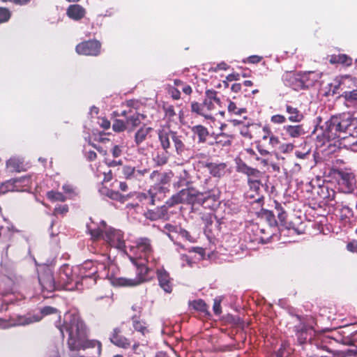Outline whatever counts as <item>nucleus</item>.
I'll return each mask as SVG.
<instances>
[{"label":"nucleus","mask_w":357,"mask_h":357,"mask_svg":"<svg viewBox=\"0 0 357 357\" xmlns=\"http://www.w3.org/2000/svg\"><path fill=\"white\" fill-rule=\"evenodd\" d=\"M310 330H312V328L305 324H300L294 327V331L299 344L306 343L307 340L310 339L308 332Z\"/></svg>","instance_id":"nucleus-29"},{"label":"nucleus","mask_w":357,"mask_h":357,"mask_svg":"<svg viewBox=\"0 0 357 357\" xmlns=\"http://www.w3.org/2000/svg\"><path fill=\"white\" fill-rule=\"evenodd\" d=\"M133 333L134 331L132 330L130 326L125 322H122L112 329L109 335V340L116 347L127 349L132 345V340L128 337V335Z\"/></svg>","instance_id":"nucleus-7"},{"label":"nucleus","mask_w":357,"mask_h":357,"mask_svg":"<svg viewBox=\"0 0 357 357\" xmlns=\"http://www.w3.org/2000/svg\"><path fill=\"white\" fill-rule=\"evenodd\" d=\"M338 140L345 148L357 151V137L356 136L351 134H349V135L344 134V136H342Z\"/></svg>","instance_id":"nucleus-33"},{"label":"nucleus","mask_w":357,"mask_h":357,"mask_svg":"<svg viewBox=\"0 0 357 357\" xmlns=\"http://www.w3.org/2000/svg\"><path fill=\"white\" fill-rule=\"evenodd\" d=\"M268 139V148L274 149L280 144V139L278 137L275 135L273 133L271 135Z\"/></svg>","instance_id":"nucleus-57"},{"label":"nucleus","mask_w":357,"mask_h":357,"mask_svg":"<svg viewBox=\"0 0 357 357\" xmlns=\"http://www.w3.org/2000/svg\"><path fill=\"white\" fill-rule=\"evenodd\" d=\"M132 326L134 331L140 333L143 336L150 333L147 323L141 319L139 315L134 314L131 317Z\"/></svg>","instance_id":"nucleus-24"},{"label":"nucleus","mask_w":357,"mask_h":357,"mask_svg":"<svg viewBox=\"0 0 357 357\" xmlns=\"http://www.w3.org/2000/svg\"><path fill=\"white\" fill-rule=\"evenodd\" d=\"M274 203L275 210V212L277 213L278 218L282 224H284L286 222V219L287 216V213L283 209V208L282 207L281 204L279 202L275 201Z\"/></svg>","instance_id":"nucleus-42"},{"label":"nucleus","mask_w":357,"mask_h":357,"mask_svg":"<svg viewBox=\"0 0 357 357\" xmlns=\"http://www.w3.org/2000/svg\"><path fill=\"white\" fill-rule=\"evenodd\" d=\"M46 197L52 202H64L67 199V197L62 192L54 190L48 191L46 193Z\"/></svg>","instance_id":"nucleus-38"},{"label":"nucleus","mask_w":357,"mask_h":357,"mask_svg":"<svg viewBox=\"0 0 357 357\" xmlns=\"http://www.w3.org/2000/svg\"><path fill=\"white\" fill-rule=\"evenodd\" d=\"M338 175L340 176L338 185L341 192L346 194L352 193L356 188V180L354 175L342 171H339Z\"/></svg>","instance_id":"nucleus-13"},{"label":"nucleus","mask_w":357,"mask_h":357,"mask_svg":"<svg viewBox=\"0 0 357 357\" xmlns=\"http://www.w3.org/2000/svg\"><path fill=\"white\" fill-rule=\"evenodd\" d=\"M328 61L331 64H342L350 66L352 64L353 59L347 54H340L331 55Z\"/></svg>","instance_id":"nucleus-32"},{"label":"nucleus","mask_w":357,"mask_h":357,"mask_svg":"<svg viewBox=\"0 0 357 357\" xmlns=\"http://www.w3.org/2000/svg\"><path fill=\"white\" fill-rule=\"evenodd\" d=\"M264 215L266 217L267 220L268 221L270 225H273L276 223V220L275 218V214L273 211L265 210L264 211Z\"/></svg>","instance_id":"nucleus-60"},{"label":"nucleus","mask_w":357,"mask_h":357,"mask_svg":"<svg viewBox=\"0 0 357 357\" xmlns=\"http://www.w3.org/2000/svg\"><path fill=\"white\" fill-rule=\"evenodd\" d=\"M62 189L64 192L69 195L70 197L76 195L74 187L70 184H64L62 186Z\"/></svg>","instance_id":"nucleus-63"},{"label":"nucleus","mask_w":357,"mask_h":357,"mask_svg":"<svg viewBox=\"0 0 357 357\" xmlns=\"http://www.w3.org/2000/svg\"><path fill=\"white\" fill-rule=\"evenodd\" d=\"M135 168L129 165H125L122 168V174L127 180L134 181Z\"/></svg>","instance_id":"nucleus-44"},{"label":"nucleus","mask_w":357,"mask_h":357,"mask_svg":"<svg viewBox=\"0 0 357 357\" xmlns=\"http://www.w3.org/2000/svg\"><path fill=\"white\" fill-rule=\"evenodd\" d=\"M153 130V128L144 124L140 127L137 132L135 133L134 142L137 146H139L143 142H144L149 135Z\"/></svg>","instance_id":"nucleus-26"},{"label":"nucleus","mask_w":357,"mask_h":357,"mask_svg":"<svg viewBox=\"0 0 357 357\" xmlns=\"http://www.w3.org/2000/svg\"><path fill=\"white\" fill-rule=\"evenodd\" d=\"M172 133H175V131L169 129H160L158 130V137L160 142L162 149L166 152L171 147L170 139L172 140Z\"/></svg>","instance_id":"nucleus-21"},{"label":"nucleus","mask_w":357,"mask_h":357,"mask_svg":"<svg viewBox=\"0 0 357 357\" xmlns=\"http://www.w3.org/2000/svg\"><path fill=\"white\" fill-rule=\"evenodd\" d=\"M58 312L57 309L51 306H45L40 310V313L43 316L54 314Z\"/></svg>","instance_id":"nucleus-62"},{"label":"nucleus","mask_w":357,"mask_h":357,"mask_svg":"<svg viewBox=\"0 0 357 357\" xmlns=\"http://www.w3.org/2000/svg\"><path fill=\"white\" fill-rule=\"evenodd\" d=\"M162 109L165 117L167 118L169 121H173L174 118L176 115L174 106L168 103H165L163 105Z\"/></svg>","instance_id":"nucleus-43"},{"label":"nucleus","mask_w":357,"mask_h":357,"mask_svg":"<svg viewBox=\"0 0 357 357\" xmlns=\"http://www.w3.org/2000/svg\"><path fill=\"white\" fill-rule=\"evenodd\" d=\"M283 130L290 138H298L305 133L302 124L286 125L283 127Z\"/></svg>","instance_id":"nucleus-27"},{"label":"nucleus","mask_w":357,"mask_h":357,"mask_svg":"<svg viewBox=\"0 0 357 357\" xmlns=\"http://www.w3.org/2000/svg\"><path fill=\"white\" fill-rule=\"evenodd\" d=\"M198 193V190L193 187L187 188L181 190L177 193L173 195L167 200V204L169 206H174L179 204H199L204 207L203 199H201Z\"/></svg>","instance_id":"nucleus-6"},{"label":"nucleus","mask_w":357,"mask_h":357,"mask_svg":"<svg viewBox=\"0 0 357 357\" xmlns=\"http://www.w3.org/2000/svg\"><path fill=\"white\" fill-rule=\"evenodd\" d=\"M228 101L227 110L230 114L241 115L242 114L247 112L246 108L241 107L240 104H238L231 100H229Z\"/></svg>","instance_id":"nucleus-36"},{"label":"nucleus","mask_w":357,"mask_h":357,"mask_svg":"<svg viewBox=\"0 0 357 357\" xmlns=\"http://www.w3.org/2000/svg\"><path fill=\"white\" fill-rule=\"evenodd\" d=\"M271 121L275 124H283L287 121V118L282 114H275L271 117Z\"/></svg>","instance_id":"nucleus-55"},{"label":"nucleus","mask_w":357,"mask_h":357,"mask_svg":"<svg viewBox=\"0 0 357 357\" xmlns=\"http://www.w3.org/2000/svg\"><path fill=\"white\" fill-rule=\"evenodd\" d=\"M294 149V145L291 143H284L280 145V151L282 153H291Z\"/></svg>","instance_id":"nucleus-56"},{"label":"nucleus","mask_w":357,"mask_h":357,"mask_svg":"<svg viewBox=\"0 0 357 357\" xmlns=\"http://www.w3.org/2000/svg\"><path fill=\"white\" fill-rule=\"evenodd\" d=\"M221 302L222 299L220 298H215L213 300V310L216 315H220L222 313Z\"/></svg>","instance_id":"nucleus-54"},{"label":"nucleus","mask_w":357,"mask_h":357,"mask_svg":"<svg viewBox=\"0 0 357 357\" xmlns=\"http://www.w3.org/2000/svg\"><path fill=\"white\" fill-rule=\"evenodd\" d=\"M125 105L127 107L126 110L137 111L139 107V102L135 100H129L126 102Z\"/></svg>","instance_id":"nucleus-61"},{"label":"nucleus","mask_w":357,"mask_h":357,"mask_svg":"<svg viewBox=\"0 0 357 357\" xmlns=\"http://www.w3.org/2000/svg\"><path fill=\"white\" fill-rule=\"evenodd\" d=\"M57 328L63 337L64 336V332L68 334L67 344L70 350L79 351L92 348L96 349L97 354H100L102 351L101 342L87 338L86 325L79 315L70 314L63 324L58 326Z\"/></svg>","instance_id":"nucleus-1"},{"label":"nucleus","mask_w":357,"mask_h":357,"mask_svg":"<svg viewBox=\"0 0 357 357\" xmlns=\"http://www.w3.org/2000/svg\"><path fill=\"white\" fill-rule=\"evenodd\" d=\"M319 78V73L315 71H307L298 74L291 72L287 73L284 75L286 84L296 91L314 86Z\"/></svg>","instance_id":"nucleus-4"},{"label":"nucleus","mask_w":357,"mask_h":357,"mask_svg":"<svg viewBox=\"0 0 357 357\" xmlns=\"http://www.w3.org/2000/svg\"><path fill=\"white\" fill-rule=\"evenodd\" d=\"M261 185V180H257L256 181H252V183H248L250 189L255 191L257 194L259 193Z\"/></svg>","instance_id":"nucleus-58"},{"label":"nucleus","mask_w":357,"mask_h":357,"mask_svg":"<svg viewBox=\"0 0 357 357\" xmlns=\"http://www.w3.org/2000/svg\"><path fill=\"white\" fill-rule=\"evenodd\" d=\"M261 128V126L256 124V123H252L249 124L248 126H243L240 129V134L248 139H252L254 137L252 135V130L259 129Z\"/></svg>","instance_id":"nucleus-35"},{"label":"nucleus","mask_w":357,"mask_h":357,"mask_svg":"<svg viewBox=\"0 0 357 357\" xmlns=\"http://www.w3.org/2000/svg\"><path fill=\"white\" fill-rule=\"evenodd\" d=\"M69 211L68 206L67 204L59 205L54 209L53 214L54 215H65Z\"/></svg>","instance_id":"nucleus-53"},{"label":"nucleus","mask_w":357,"mask_h":357,"mask_svg":"<svg viewBox=\"0 0 357 357\" xmlns=\"http://www.w3.org/2000/svg\"><path fill=\"white\" fill-rule=\"evenodd\" d=\"M112 129L115 132H123L128 129L126 121L121 119H115L112 124Z\"/></svg>","instance_id":"nucleus-47"},{"label":"nucleus","mask_w":357,"mask_h":357,"mask_svg":"<svg viewBox=\"0 0 357 357\" xmlns=\"http://www.w3.org/2000/svg\"><path fill=\"white\" fill-rule=\"evenodd\" d=\"M158 284L166 293L170 294L173 290V279L163 266L155 271Z\"/></svg>","instance_id":"nucleus-16"},{"label":"nucleus","mask_w":357,"mask_h":357,"mask_svg":"<svg viewBox=\"0 0 357 357\" xmlns=\"http://www.w3.org/2000/svg\"><path fill=\"white\" fill-rule=\"evenodd\" d=\"M30 184V176H22L8 180L0 185V195L8 192L22 191L24 187H28Z\"/></svg>","instance_id":"nucleus-11"},{"label":"nucleus","mask_w":357,"mask_h":357,"mask_svg":"<svg viewBox=\"0 0 357 357\" xmlns=\"http://www.w3.org/2000/svg\"><path fill=\"white\" fill-rule=\"evenodd\" d=\"M39 282L43 291L52 292L54 290H59L58 282H56L52 272L49 270L41 273L38 276Z\"/></svg>","instance_id":"nucleus-17"},{"label":"nucleus","mask_w":357,"mask_h":357,"mask_svg":"<svg viewBox=\"0 0 357 357\" xmlns=\"http://www.w3.org/2000/svg\"><path fill=\"white\" fill-rule=\"evenodd\" d=\"M231 136L227 135L225 133L219 134L216 137V143L222 144L223 146H229L231 145Z\"/></svg>","instance_id":"nucleus-49"},{"label":"nucleus","mask_w":357,"mask_h":357,"mask_svg":"<svg viewBox=\"0 0 357 357\" xmlns=\"http://www.w3.org/2000/svg\"><path fill=\"white\" fill-rule=\"evenodd\" d=\"M200 187L201 190H198V193L203 199L204 208L214 209L218 205L221 194L218 187L211 178L204 179V183Z\"/></svg>","instance_id":"nucleus-5"},{"label":"nucleus","mask_w":357,"mask_h":357,"mask_svg":"<svg viewBox=\"0 0 357 357\" xmlns=\"http://www.w3.org/2000/svg\"><path fill=\"white\" fill-rule=\"evenodd\" d=\"M286 112L288 114V120L292 123H300L304 119L303 114L296 107L290 104L285 105Z\"/></svg>","instance_id":"nucleus-25"},{"label":"nucleus","mask_w":357,"mask_h":357,"mask_svg":"<svg viewBox=\"0 0 357 357\" xmlns=\"http://www.w3.org/2000/svg\"><path fill=\"white\" fill-rule=\"evenodd\" d=\"M101 43L96 39L88 40L78 43L75 52L79 55L98 56L101 53Z\"/></svg>","instance_id":"nucleus-10"},{"label":"nucleus","mask_w":357,"mask_h":357,"mask_svg":"<svg viewBox=\"0 0 357 357\" xmlns=\"http://www.w3.org/2000/svg\"><path fill=\"white\" fill-rule=\"evenodd\" d=\"M86 10L79 4H72L66 10L68 17L75 21L82 20L86 15Z\"/></svg>","instance_id":"nucleus-23"},{"label":"nucleus","mask_w":357,"mask_h":357,"mask_svg":"<svg viewBox=\"0 0 357 357\" xmlns=\"http://www.w3.org/2000/svg\"><path fill=\"white\" fill-rule=\"evenodd\" d=\"M131 262L137 267L136 277L134 278H126L123 277L115 278L112 284L115 287H136L144 282L151 281L153 276L150 275L151 269L144 263H139L137 257H130Z\"/></svg>","instance_id":"nucleus-3"},{"label":"nucleus","mask_w":357,"mask_h":357,"mask_svg":"<svg viewBox=\"0 0 357 357\" xmlns=\"http://www.w3.org/2000/svg\"><path fill=\"white\" fill-rule=\"evenodd\" d=\"M172 142L176 153L178 155H182L186 151L185 145L183 141V137L175 131V133H172Z\"/></svg>","instance_id":"nucleus-34"},{"label":"nucleus","mask_w":357,"mask_h":357,"mask_svg":"<svg viewBox=\"0 0 357 357\" xmlns=\"http://www.w3.org/2000/svg\"><path fill=\"white\" fill-rule=\"evenodd\" d=\"M147 169H136L135 173L134 181H141L144 178V175L148 172Z\"/></svg>","instance_id":"nucleus-64"},{"label":"nucleus","mask_w":357,"mask_h":357,"mask_svg":"<svg viewBox=\"0 0 357 357\" xmlns=\"http://www.w3.org/2000/svg\"><path fill=\"white\" fill-rule=\"evenodd\" d=\"M167 204V201L165 204L160 207H157L155 209H149L147 210L144 215V217L150 220L151 221H155L158 220H167L169 218L168 215V208H171Z\"/></svg>","instance_id":"nucleus-19"},{"label":"nucleus","mask_w":357,"mask_h":357,"mask_svg":"<svg viewBox=\"0 0 357 357\" xmlns=\"http://www.w3.org/2000/svg\"><path fill=\"white\" fill-rule=\"evenodd\" d=\"M351 105L357 107V89L351 91H344L342 96Z\"/></svg>","instance_id":"nucleus-39"},{"label":"nucleus","mask_w":357,"mask_h":357,"mask_svg":"<svg viewBox=\"0 0 357 357\" xmlns=\"http://www.w3.org/2000/svg\"><path fill=\"white\" fill-rule=\"evenodd\" d=\"M202 102L207 114H212V112L216 108V105L220 108L222 107V102L218 96V91L214 89H206L205 91L204 98Z\"/></svg>","instance_id":"nucleus-14"},{"label":"nucleus","mask_w":357,"mask_h":357,"mask_svg":"<svg viewBox=\"0 0 357 357\" xmlns=\"http://www.w3.org/2000/svg\"><path fill=\"white\" fill-rule=\"evenodd\" d=\"M102 225V229L99 227L96 229H89V233L91 236V238L93 241H98L101 238L103 239L104 237V225Z\"/></svg>","instance_id":"nucleus-46"},{"label":"nucleus","mask_w":357,"mask_h":357,"mask_svg":"<svg viewBox=\"0 0 357 357\" xmlns=\"http://www.w3.org/2000/svg\"><path fill=\"white\" fill-rule=\"evenodd\" d=\"M189 307L200 312L203 316L208 318L211 317V313L208 310V306L206 302L202 299L194 300L189 302Z\"/></svg>","instance_id":"nucleus-28"},{"label":"nucleus","mask_w":357,"mask_h":357,"mask_svg":"<svg viewBox=\"0 0 357 357\" xmlns=\"http://www.w3.org/2000/svg\"><path fill=\"white\" fill-rule=\"evenodd\" d=\"M104 225L103 240L106 241L111 247L121 248L124 245L123 234L118 229L107 227L106 222H101Z\"/></svg>","instance_id":"nucleus-12"},{"label":"nucleus","mask_w":357,"mask_h":357,"mask_svg":"<svg viewBox=\"0 0 357 357\" xmlns=\"http://www.w3.org/2000/svg\"><path fill=\"white\" fill-rule=\"evenodd\" d=\"M135 245L131 247L132 252L138 258L143 259L145 262H149V258L153 255L154 250L151 244V240L147 237L137 238Z\"/></svg>","instance_id":"nucleus-9"},{"label":"nucleus","mask_w":357,"mask_h":357,"mask_svg":"<svg viewBox=\"0 0 357 357\" xmlns=\"http://www.w3.org/2000/svg\"><path fill=\"white\" fill-rule=\"evenodd\" d=\"M202 167H206L209 173L214 177L220 178L224 176L226 170V164L223 162H202Z\"/></svg>","instance_id":"nucleus-22"},{"label":"nucleus","mask_w":357,"mask_h":357,"mask_svg":"<svg viewBox=\"0 0 357 357\" xmlns=\"http://www.w3.org/2000/svg\"><path fill=\"white\" fill-rule=\"evenodd\" d=\"M73 270L68 266H63L59 272V280L58 281L59 289H71L73 287L70 285L73 282L77 284L78 282L75 280L72 275Z\"/></svg>","instance_id":"nucleus-15"},{"label":"nucleus","mask_w":357,"mask_h":357,"mask_svg":"<svg viewBox=\"0 0 357 357\" xmlns=\"http://www.w3.org/2000/svg\"><path fill=\"white\" fill-rule=\"evenodd\" d=\"M174 84L175 86L181 88V91L188 96L191 95L192 93V87L181 79H175L174 80Z\"/></svg>","instance_id":"nucleus-41"},{"label":"nucleus","mask_w":357,"mask_h":357,"mask_svg":"<svg viewBox=\"0 0 357 357\" xmlns=\"http://www.w3.org/2000/svg\"><path fill=\"white\" fill-rule=\"evenodd\" d=\"M192 132L197 135L198 137V143L204 144L206 142L207 138L209 136L208 129L202 125H196L191 128Z\"/></svg>","instance_id":"nucleus-31"},{"label":"nucleus","mask_w":357,"mask_h":357,"mask_svg":"<svg viewBox=\"0 0 357 357\" xmlns=\"http://www.w3.org/2000/svg\"><path fill=\"white\" fill-rule=\"evenodd\" d=\"M167 93L174 100H176L181 98V92L175 86L169 85Z\"/></svg>","instance_id":"nucleus-51"},{"label":"nucleus","mask_w":357,"mask_h":357,"mask_svg":"<svg viewBox=\"0 0 357 357\" xmlns=\"http://www.w3.org/2000/svg\"><path fill=\"white\" fill-rule=\"evenodd\" d=\"M231 91L236 93L241 92L242 93H244L245 97L250 96V91L248 89H245L242 90V84L241 83L233 84L231 86Z\"/></svg>","instance_id":"nucleus-52"},{"label":"nucleus","mask_w":357,"mask_h":357,"mask_svg":"<svg viewBox=\"0 0 357 357\" xmlns=\"http://www.w3.org/2000/svg\"><path fill=\"white\" fill-rule=\"evenodd\" d=\"M12 12L6 7H0V23H5L10 20Z\"/></svg>","instance_id":"nucleus-45"},{"label":"nucleus","mask_w":357,"mask_h":357,"mask_svg":"<svg viewBox=\"0 0 357 357\" xmlns=\"http://www.w3.org/2000/svg\"><path fill=\"white\" fill-rule=\"evenodd\" d=\"M121 115L126 118V123L129 131H131L139 126L142 120L145 119V116L144 114L133 110H123Z\"/></svg>","instance_id":"nucleus-18"},{"label":"nucleus","mask_w":357,"mask_h":357,"mask_svg":"<svg viewBox=\"0 0 357 357\" xmlns=\"http://www.w3.org/2000/svg\"><path fill=\"white\" fill-rule=\"evenodd\" d=\"M190 111L192 114L201 116L207 120L213 121L215 119L212 114H207L206 109L204 107V103L199 102L197 101H192L190 102Z\"/></svg>","instance_id":"nucleus-30"},{"label":"nucleus","mask_w":357,"mask_h":357,"mask_svg":"<svg viewBox=\"0 0 357 357\" xmlns=\"http://www.w3.org/2000/svg\"><path fill=\"white\" fill-rule=\"evenodd\" d=\"M105 195L111 199L119 202L120 203H124L128 197V195H123L118 191L110 189L107 190Z\"/></svg>","instance_id":"nucleus-37"},{"label":"nucleus","mask_w":357,"mask_h":357,"mask_svg":"<svg viewBox=\"0 0 357 357\" xmlns=\"http://www.w3.org/2000/svg\"><path fill=\"white\" fill-rule=\"evenodd\" d=\"M168 156L165 153L158 154L154 158L153 160L156 165L162 166L167 163L168 162Z\"/></svg>","instance_id":"nucleus-50"},{"label":"nucleus","mask_w":357,"mask_h":357,"mask_svg":"<svg viewBox=\"0 0 357 357\" xmlns=\"http://www.w3.org/2000/svg\"><path fill=\"white\" fill-rule=\"evenodd\" d=\"M139 197L141 201H142L143 199L147 200V204L149 205L154 206L155 204V196L154 194L152 192L151 190H149L148 191V195L145 193H142Z\"/></svg>","instance_id":"nucleus-48"},{"label":"nucleus","mask_w":357,"mask_h":357,"mask_svg":"<svg viewBox=\"0 0 357 357\" xmlns=\"http://www.w3.org/2000/svg\"><path fill=\"white\" fill-rule=\"evenodd\" d=\"M351 119L344 115L333 116L322 126L323 137L328 141L340 139L350 130Z\"/></svg>","instance_id":"nucleus-2"},{"label":"nucleus","mask_w":357,"mask_h":357,"mask_svg":"<svg viewBox=\"0 0 357 357\" xmlns=\"http://www.w3.org/2000/svg\"><path fill=\"white\" fill-rule=\"evenodd\" d=\"M76 268L78 270V276L83 278L84 283H88L87 280H91V283H96L97 280L102 276L100 268L106 271L107 266L104 264L96 265L92 261H86Z\"/></svg>","instance_id":"nucleus-8"},{"label":"nucleus","mask_w":357,"mask_h":357,"mask_svg":"<svg viewBox=\"0 0 357 357\" xmlns=\"http://www.w3.org/2000/svg\"><path fill=\"white\" fill-rule=\"evenodd\" d=\"M261 128L262 130L261 139L263 140H267L273 134L271 128L268 126H264L262 128L261 127Z\"/></svg>","instance_id":"nucleus-59"},{"label":"nucleus","mask_w":357,"mask_h":357,"mask_svg":"<svg viewBox=\"0 0 357 357\" xmlns=\"http://www.w3.org/2000/svg\"><path fill=\"white\" fill-rule=\"evenodd\" d=\"M237 171L248 177V184L252 183V181L261 180L263 173L259 169L248 166L245 162H240L237 165Z\"/></svg>","instance_id":"nucleus-20"},{"label":"nucleus","mask_w":357,"mask_h":357,"mask_svg":"<svg viewBox=\"0 0 357 357\" xmlns=\"http://www.w3.org/2000/svg\"><path fill=\"white\" fill-rule=\"evenodd\" d=\"M173 176V173L172 172H164L160 174L158 171H153L151 175V178H154L155 177H160V181L162 183H167L170 181L171 178Z\"/></svg>","instance_id":"nucleus-40"}]
</instances>
